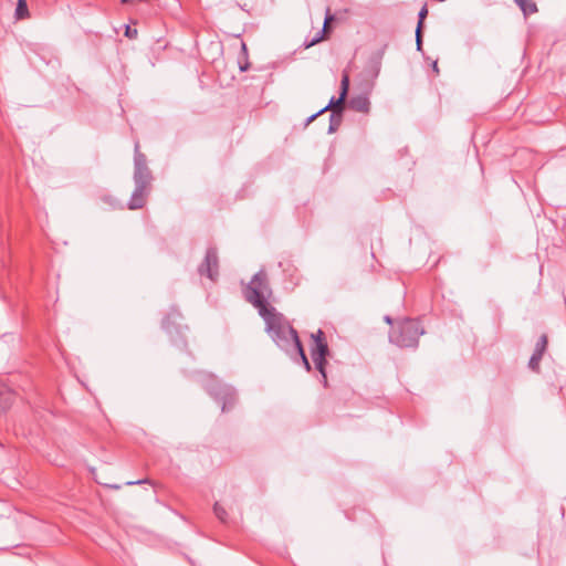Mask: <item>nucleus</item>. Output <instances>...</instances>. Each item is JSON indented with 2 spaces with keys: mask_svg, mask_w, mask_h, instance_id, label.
<instances>
[{
  "mask_svg": "<svg viewBox=\"0 0 566 566\" xmlns=\"http://www.w3.org/2000/svg\"><path fill=\"white\" fill-rule=\"evenodd\" d=\"M266 325V332L273 342L286 354L293 356L294 348H298L301 340L297 332L290 323L275 310L270 311L265 316H261Z\"/></svg>",
  "mask_w": 566,
  "mask_h": 566,
  "instance_id": "obj_1",
  "label": "nucleus"
},
{
  "mask_svg": "<svg viewBox=\"0 0 566 566\" xmlns=\"http://www.w3.org/2000/svg\"><path fill=\"white\" fill-rule=\"evenodd\" d=\"M153 176L147 166L146 156L140 153L139 144H135L134 153V182L135 189L128 201V209H142L149 193Z\"/></svg>",
  "mask_w": 566,
  "mask_h": 566,
  "instance_id": "obj_2",
  "label": "nucleus"
},
{
  "mask_svg": "<svg viewBox=\"0 0 566 566\" xmlns=\"http://www.w3.org/2000/svg\"><path fill=\"white\" fill-rule=\"evenodd\" d=\"M243 293L245 300L258 308L261 316H265L270 311L275 310L268 303V300L272 295V289L270 287L264 270H260L253 275L249 284L244 287Z\"/></svg>",
  "mask_w": 566,
  "mask_h": 566,
  "instance_id": "obj_3",
  "label": "nucleus"
},
{
  "mask_svg": "<svg viewBox=\"0 0 566 566\" xmlns=\"http://www.w3.org/2000/svg\"><path fill=\"white\" fill-rule=\"evenodd\" d=\"M424 329L418 319L403 318L389 333L390 343L400 348H416Z\"/></svg>",
  "mask_w": 566,
  "mask_h": 566,
  "instance_id": "obj_4",
  "label": "nucleus"
},
{
  "mask_svg": "<svg viewBox=\"0 0 566 566\" xmlns=\"http://www.w3.org/2000/svg\"><path fill=\"white\" fill-rule=\"evenodd\" d=\"M312 338L314 339V347L311 349L312 359L316 369L322 375V382L324 387H327L326 357L329 354V348L322 329H318L315 334H312Z\"/></svg>",
  "mask_w": 566,
  "mask_h": 566,
  "instance_id": "obj_5",
  "label": "nucleus"
},
{
  "mask_svg": "<svg viewBox=\"0 0 566 566\" xmlns=\"http://www.w3.org/2000/svg\"><path fill=\"white\" fill-rule=\"evenodd\" d=\"M206 390L217 401L222 402V411H227L231 407L237 398L235 390L229 386L221 384L214 377H210L206 384Z\"/></svg>",
  "mask_w": 566,
  "mask_h": 566,
  "instance_id": "obj_6",
  "label": "nucleus"
},
{
  "mask_svg": "<svg viewBox=\"0 0 566 566\" xmlns=\"http://www.w3.org/2000/svg\"><path fill=\"white\" fill-rule=\"evenodd\" d=\"M219 260L216 248H209L206 252L203 262L199 265L200 275H206L210 280H216L218 276Z\"/></svg>",
  "mask_w": 566,
  "mask_h": 566,
  "instance_id": "obj_7",
  "label": "nucleus"
},
{
  "mask_svg": "<svg viewBox=\"0 0 566 566\" xmlns=\"http://www.w3.org/2000/svg\"><path fill=\"white\" fill-rule=\"evenodd\" d=\"M547 343H548V340H547V336L545 334H543L536 342L534 352L528 361V367L532 370H534V371L539 370V363H541L542 357L547 348Z\"/></svg>",
  "mask_w": 566,
  "mask_h": 566,
  "instance_id": "obj_8",
  "label": "nucleus"
},
{
  "mask_svg": "<svg viewBox=\"0 0 566 566\" xmlns=\"http://www.w3.org/2000/svg\"><path fill=\"white\" fill-rule=\"evenodd\" d=\"M348 88H349V76L347 73H344L342 76V82H340L339 97L335 98L333 96L329 99L328 104L325 106V108L344 106L347 94H348Z\"/></svg>",
  "mask_w": 566,
  "mask_h": 566,
  "instance_id": "obj_9",
  "label": "nucleus"
},
{
  "mask_svg": "<svg viewBox=\"0 0 566 566\" xmlns=\"http://www.w3.org/2000/svg\"><path fill=\"white\" fill-rule=\"evenodd\" d=\"M332 111L331 113V116H329V126H328V133L329 134H333L335 133L342 122H343V109H344V106H338V107H331L329 108Z\"/></svg>",
  "mask_w": 566,
  "mask_h": 566,
  "instance_id": "obj_10",
  "label": "nucleus"
},
{
  "mask_svg": "<svg viewBox=\"0 0 566 566\" xmlns=\"http://www.w3.org/2000/svg\"><path fill=\"white\" fill-rule=\"evenodd\" d=\"M349 106L352 109L360 113H368L370 107L369 98L366 95H357L350 98Z\"/></svg>",
  "mask_w": 566,
  "mask_h": 566,
  "instance_id": "obj_11",
  "label": "nucleus"
},
{
  "mask_svg": "<svg viewBox=\"0 0 566 566\" xmlns=\"http://www.w3.org/2000/svg\"><path fill=\"white\" fill-rule=\"evenodd\" d=\"M333 20H334V17L331 14L329 9H327V11H326V15H325V19H324V27H323L322 31H321V32H318V33H317V34H316V35L311 40V42L306 45L307 48L313 46V45L317 44L318 42H321V41L323 40L324 34H325V32L327 31V25H328V23H329L331 21H333Z\"/></svg>",
  "mask_w": 566,
  "mask_h": 566,
  "instance_id": "obj_12",
  "label": "nucleus"
},
{
  "mask_svg": "<svg viewBox=\"0 0 566 566\" xmlns=\"http://www.w3.org/2000/svg\"><path fill=\"white\" fill-rule=\"evenodd\" d=\"M525 15L537 12V6L532 0H514Z\"/></svg>",
  "mask_w": 566,
  "mask_h": 566,
  "instance_id": "obj_13",
  "label": "nucleus"
},
{
  "mask_svg": "<svg viewBox=\"0 0 566 566\" xmlns=\"http://www.w3.org/2000/svg\"><path fill=\"white\" fill-rule=\"evenodd\" d=\"M28 14H29V10H28L27 1L18 0V4L15 8V18L19 20L24 19L25 17H28Z\"/></svg>",
  "mask_w": 566,
  "mask_h": 566,
  "instance_id": "obj_14",
  "label": "nucleus"
},
{
  "mask_svg": "<svg viewBox=\"0 0 566 566\" xmlns=\"http://www.w3.org/2000/svg\"><path fill=\"white\" fill-rule=\"evenodd\" d=\"M293 355H297V356H300V358H301V360H302V363H303V365H304L305 369H306L307 371H310V370H311V364H310V361H308V359H307V357H306V355H305V352H304V349H303L302 343L300 344L298 348H294V350H293Z\"/></svg>",
  "mask_w": 566,
  "mask_h": 566,
  "instance_id": "obj_15",
  "label": "nucleus"
},
{
  "mask_svg": "<svg viewBox=\"0 0 566 566\" xmlns=\"http://www.w3.org/2000/svg\"><path fill=\"white\" fill-rule=\"evenodd\" d=\"M387 45H384L382 49H380L378 52H376L373 56V61L375 63V71H376V74L379 72V69H380V63H381V60H382V56L385 54V50H386Z\"/></svg>",
  "mask_w": 566,
  "mask_h": 566,
  "instance_id": "obj_16",
  "label": "nucleus"
},
{
  "mask_svg": "<svg viewBox=\"0 0 566 566\" xmlns=\"http://www.w3.org/2000/svg\"><path fill=\"white\" fill-rule=\"evenodd\" d=\"M213 512L221 522L227 521V511L218 502L213 505Z\"/></svg>",
  "mask_w": 566,
  "mask_h": 566,
  "instance_id": "obj_17",
  "label": "nucleus"
},
{
  "mask_svg": "<svg viewBox=\"0 0 566 566\" xmlns=\"http://www.w3.org/2000/svg\"><path fill=\"white\" fill-rule=\"evenodd\" d=\"M427 14H428L427 6H423L420 9L419 13H418V24H417V28H420V30L423 29V21H424Z\"/></svg>",
  "mask_w": 566,
  "mask_h": 566,
  "instance_id": "obj_18",
  "label": "nucleus"
},
{
  "mask_svg": "<svg viewBox=\"0 0 566 566\" xmlns=\"http://www.w3.org/2000/svg\"><path fill=\"white\" fill-rule=\"evenodd\" d=\"M416 48L417 51H422V30L416 28Z\"/></svg>",
  "mask_w": 566,
  "mask_h": 566,
  "instance_id": "obj_19",
  "label": "nucleus"
},
{
  "mask_svg": "<svg viewBox=\"0 0 566 566\" xmlns=\"http://www.w3.org/2000/svg\"><path fill=\"white\" fill-rule=\"evenodd\" d=\"M328 108H325L323 107L322 109H319L318 112H316L315 114L311 115L308 118H307V124L313 122L316 117H318L319 115H322L324 112H326Z\"/></svg>",
  "mask_w": 566,
  "mask_h": 566,
  "instance_id": "obj_20",
  "label": "nucleus"
},
{
  "mask_svg": "<svg viewBox=\"0 0 566 566\" xmlns=\"http://www.w3.org/2000/svg\"><path fill=\"white\" fill-rule=\"evenodd\" d=\"M136 34H137V30H136V29L132 30V29H130V27H127V28H126V36H128V38H133V36H135Z\"/></svg>",
  "mask_w": 566,
  "mask_h": 566,
  "instance_id": "obj_21",
  "label": "nucleus"
},
{
  "mask_svg": "<svg viewBox=\"0 0 566 566\" xmlns=\"http://www.w3.org/2000/svg\"><path fill=\"white\" fill-rule=\"evenodd\" d=\"M384 321H385L387 324H389V325H392V322H394V321H392V318H391V316H389V315H386V316L384 317Z\"/></svg>",
  "mask_w": 566,
  "mask_h": 566,
  "instance_id": "obj_22",
  "label": "nucleus"
},
{
  "mask_svg": "<svg viewBox=\"0 0 566 566\" xmlns=\"http://www.w3.org/2000/svg\"><path fill=\"white\" fill-rule=\"evenodd\" d=\"M105 202L109 203L111 206H114V200L112 199V197H104L103 199Z\"/></svg>",
  "mask_w": 566,
  "mask_h": 566,
  "instance_id": "obj_23",
  "label": "nucleus"
},
{
  "mask_svg": "<svg viewBox=\"0 0 566 566\" xmlns=\"http://www.w3.org/2000/svg\"><path fill=\"white\" fill-rule=\"evenodd\" d=\"M169 318H170V315L163 319V327L164 328H168L167 324H168Z\"/></svg>",
  "mask_w": 566,
  "mask_h": 566,
  "instance_id": "obj_24",
  "label": "nucleus"
},
{
  "mask_svg": "<svg viewBox=\"0 0 566 566\" xmlns=\"http://www.w3.org/2000/svg\"><path fill=\"white\" fill-rule=\"evenodd\" d=\"M145 481L143 480H138V481H130V482H127V485H134V484H140V483H144Z\"/></svg>",
  "mask_w": 566,
  "mask_h": 566,
  "instance_id": "obj_25",
  "label": "nucleus"
},
{
  "mask_svg": "<svg viewBox=\"0 0 566 566\" xmlns=\"http://www.w3.org/2000/svg\"><path fill=\"white\" fill-rule=\"evenodd\" d=\"M433 70H437V62L433 63Z\"/></svg>",
  "mask_w": 566,
  "mask_h": 566,
  "instance_id": "obj_26",
  "label": "nucleus"
},
{
  "mask_svg": "<svg viewBox=\"0 0 566 566\" xmlns=\"http://www.w3.org/2000/svg\"><path fill=\"white\" fill-rule=\"evenodd\" d=\"M172 315H174V316H180V313H177V312H176V313H174Z\"/></svg>",
  "mask_w": 566,
  "mask_h": 566,
  "instance_id": "obj_27",
  "label": "nucleus"
}]
</instances>
